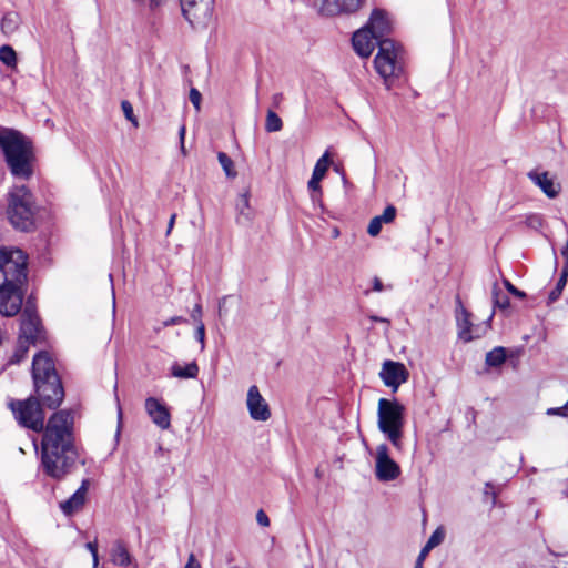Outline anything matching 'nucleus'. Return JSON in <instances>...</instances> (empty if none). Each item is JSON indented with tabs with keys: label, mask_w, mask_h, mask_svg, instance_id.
<instances>
[{
	"label": "nucleus",
	"mask_w": 568,
	"mask_h": 568,
	"mask_svg": "<svg viewBox=\"0 0 568 568\" xmlns=\"http://www.w3.org/2000/svg\"><path fill=\"white\" fill-rule=\"evenodd\" d=\"M42 404L33 396L12 399L9 407L19 425L33 432H43L41 440V468L55 480H62L75 467L79 458L73 436V414L61 409L52 414L44 426Z\"/></svg>",
	"instance_id": "f257e3e1"
},
{
	"label": "nucleus",
	"mask_w": 568,
	"mask_h": 568,
	"mask_svg": "<svg viewBox=\"0 0 568 568\" xmlns=\"http://www.w3.org/2000/svg\"><path fill=\"white\" fill-rule=\"evenodd\" d=\"M355 52L362 58H368L378 47V52L374 59V65L377 73L384 79L387 89H390L393 78L399 77L403 69L398 61L399 48L392 39H379L367 27L357 30L352 38Z\"/></svg>",
	"instance_id": "f03ea898"
},
{
	"label": "nucleus",
	"mask_w": 568,
	"mask_h": 568,
	"mask_svg": "<svg viewBox=\"0 0 568 568\" xmlns=\"http://www.w3.org/2000/svg\"><path fill=\"white\" fill-rule=\"evenodd\" d=\"M0 150L12 176L31 179L36 153L30 138L16 129L0 126Z\"/></svg>",
	"instance_id": "7ed1b4c3"
},
{
	"label": "nucleus",
	"mask_w": 568,
	"mask_h": 568,
	"mask_svg": "<svg viewBox=\"0 0 568 568\" xmlns=\"http://www.w3.org/2000/svg\"><path fill=\"white\" fill-rule=\"evenodd\" d=\"M32 379L34 396L42 406L58 408L64 398V388L50 354L41 351L32 359Z\"/></svg>",
	"instance_id": "20e7f679"
},
{
	"label": "nucleus",
	"mask_w": 568,
	"mask_h": 568,
	"mask_svg": "<svg viewBox=\"0 0 568 568\" xmlns=\"http://www.w3.org/2000/svg\"><path fill=\"white\" fill-rule=\"evenodd\" d=\"M7 201V216L11 225L19 231H32L38 212L32 192L26 185H14L8 192Z\"/></svg>",
	"instance_id": "39448f33"
},
{
	"label": "nucleus",
	"mask_w": 568,
	"mask_h": 568,
	"mask_svg": "<svg viewBox=\"0 0 568 568\" xmlns=\"http://www.w3.org/2000/svg\"><path fill=\"white\" fill-rule=\"evenodd\" d=\"M405 407L397 400H378V428L397 448L402 449Z\"/></svg>",
	"instance_id": "423d86ee"
},
{
	"label": "nucleus",
	"mask_w": 568,
	"mask_h": 568,
	"mask_svg": "<svg viewBox=\"0 0 568 568\" xmlns=\"http://www.w3.org/2000/svg\"><path fill=\"white\" fill-rule=\"evenodd\" d=\"M0 283L22 288L27 282V256L21 250L0 248Z\"/></svg>",
	"instance_id": "0eeeda50"
},
{
	"label": "nucleus",
	"mask_w": 568,
	"mask_h": 568,
	"mask_svg": "<svg viewBox=\"0 0 568 568\" xmlns=\"http://www.w3.org/2000/svg\"><path fill=\"white\" fill-rule=\"evenodd\" d=\"M0 283L22 288L27 282V256L21 250L0 248Z\"/></svg>",
	"instance_id": "6e6552de"
},
{
	"label": "nucleus",
	"mask_w": 568,
	"mask_h": 568,
	"mask_svg": "<svg viewBox=\"0 0 568 568\" xmlns=\"http://www.w3.org/2000/svg\"><path fill=\"white\" fill-rule=\"evenodd\" d=\"M19 336L33 342V345L43 339V326L31 300L26 302L22 311Z\"/></svg>",
	"instance_id": "1a4fd4ad"
},
{
	"label": "nucleus",
	"mask_w": 568,
	"mask_h": 568,
	"mask_svg": "<svg viewBox=\"0 0 568 568\" xmlns=\"http://www.w3.org/2000/svg\"><path fill=\"white\" fill-rule=\"evenodd\" d=\"M185 20L193 27L205 26L213 13L214 0H180Z\"/></svg>",
	"instance_id": "9d476101"
},
{
	"label": "nucleus",
	"mask_w": 568,
	"mask_h": 568,
	"mask_svg": "<svg viewBox=\"0 0 568 568\" xmlns=\"http://www.w3.org/2000/svg\"><path fill=\"white\" fill-rule=\"evenodd\" d=\"M400 475L399 465L390 458L386 444L376 448L375 476L382 483L395 480Z\"/></svg>",
	"instance_id": "9b49d317"
},
{
	"label": "nucleus",
	"mask_w": 568,
	"mask_h": 568,
	"mask_svg": "<svg viewBox=\"0 0 568 568\" xmlns=\"http://www.w3.org/2000/svg\"><path fill=\"white\" fill-rule=\"evenodd\" d=\"M22 288L0 283V314L7 317L17 315L22 307Z\"/></svg>",
	"instance_id": "f8f14e48"
},
{
	"label": "nucleus",
	"mask_w": 568,
	"mask_h": 568,
	"mask_svg": "<svg viewBox=\"0 0 568 568\" xmlns=\"http://www.w3.org/2000/svg\"><path fill=\"white\" fill-rule=\"evenodd\" d=\"M458 304L460 306V315L457 317L458 323V336L464 342L468 343L475 338L481 337V335L490 327V321L493 315L484 323V325H473L470 322L471 314L462 305L460 300L458 298Z\"/></svg>",
	"instance_id": "ddd939ff"
},
{
	"label": "nucleus",
	"mask_w": 568,
	"mask_h": 568,
	"mask_svg": "<svg viewBox=\"0 0 568 568\" xmlns=\"http://www.w3.org/2000/svg\"><path fill=\"white\" fill-rule=\"evenodd\" d=\"M409 373L404 364L399 362L385 361L379 372V377L387 387L397 388L407 382Z\"/></svg>",
	"instance_id": "4468645a"
},
{
	"label": "nucleus",
	"mask_w": 568,
	"mask_h": 568,
	"mask_svg": "<svg viewBox=\"0 0 568 568\" xmlns=\"http://www.w3.org/2000/svg\"><path fill=\"white\" fill-rule=\"evenodd\" d=\"M246 405L252 419L257 422H266L270 419V406L261 395L256 385H252L248 388Z\"/></svg>",
	"instance_id": "2eb2a0df"
},
{
	"label": "nucleus",
	"mask_w": 568,
	"mask_h": 568,
	"mask_svg": "<svg viewBox=\"0 0 568 568\" xmlns=\"http://www.w3.org/2000/svg\"><path fill=\"white\" fill-rule=\"evenodd\" d=\"M145 410L159 428L168 429L171 426L170 412L158 398L148 397L145 399Z\"/></svg>",
	"instance_id": "dca6fc26"
},
{
	"label": "nucleus",
	"mask_w": 568,
	"mask_h": 568,
	"mask_svg": "<svg viewBox=\"0 0 568 568\" xmlns=\"http://www.w3.org/2000/svg\"><path fill=\"white\" fill-rule=\"evenodd\" d=\"M527 176L547 197L555 199L559 195L561 185L560 183L555 182V180L549 175V172L531 170L527 173Z\"/></svg>",
	"instance_id": "f3484780"
},
{
	"label": "nucleus",
	"mask_w": 568,
	"mask_h": 568,
	"mask_svg": "<svg viewBox=\"0 0 568 568\" xmlns=\"http://www.w3.org/2000/svg\"><path fill=\"white\" fill-rule=\"evenodd\" d=\"M89 485L90 480L83 479L80 487L73 493V495L60 504V509L64 515L70 516L83 507Z\"/></svg>",
	"instance_id": "a211bd4d"
},
{
	"label": "nucleus",
	"mask_w": 568,
	"mask_h": 568,
	"mask_svg": "<svg viewBox=\"0 0 568 568\" xmlns=\"http://www.w3.org/2000/svg\"><path fill=\"white\" fill-rule=\"evenodd\" d=\"M379 39H386L385 37L392 31V23L387 18V14L382 9H374L372 11L368 23L366 24Z\"/></svg>",
	"instance_id": "6ab92c4d"
},
{
	"label": "nucleus",
	"mask_w": 568,
	"mask_h": 568,
	"mask_svg": "<svg viewBox=\"0 0 568 568\" xmlns=\"http://www.w3.org/2000/svg\"><path fill=\"white\" fill-rule=\"evenodd\" d=\"M364 0H324L323 10L331 16L353 13L357 11Z\"/></svg>",
	"instance_id": "aec40b11"
},
{
	"label": "nucleus",
	"mask_w": 568,
	"mask_h": 568,
	"mask_svg": "<svg viewBox=\"0 0 568 568\" xmlns=\"http://www.w3.org/2000/svg\"><path fill=\"white\" fill-rule=\"evenodd\" d=\"M331 164L329 154L326 151L315 163L312 176L307 183L308 190H317L321 187V181L325 176Z\"/></svg>",
	"instance_id": "412c9836"
},
{
	"label": "nucleus",
	"mask_w": 568,
	"mask_h": 568,
	"mask_svg": "<svg viewBox=\"0 0 568 568\" xmlns=\"http://www.w3.org/2000/svg\"><path fill=\"white\" fill-rule=\"evenodd\" d=\"M111 562L116 566L126 567L131 564V555L122 540H115L110 550Z\"/></svg>",
	"instance_id": "4be33fe9"
},
{
	"label": "nucleus",
	"mask_w": 568,
	"mask_h": 568,
	"mask_svg": "<svg viewBox=\"0 0 568 568\" xmlns=\"http://www.w3.org/2000/svg\"><path fill=\"white\" fill-rule=\"evenodd\" d=\"M20 24H21V17L18 12H14V11L7 12L1 19V23H0L1 32L7 38H9L19 30Z\"/></svg>",
	"instance_id": "5701e85b"
},
{
	"label": "nucleus",
	"mask_w": 568,
	"mask_h": 568,
	"mask_svg": "<svg viewBox=\"0 0 568 568\" xmlns=\"http://www.w3.org/2000/svg\"><path fill=\"white\" fill-rule=\"evenodd\" d=\"M171 375L181 379L196 378L199 375V366L196 362H191L184 366L179 363H174L171 366Z\"/></svg>",
	"instance_id": "b1692460"
},
{
	"label": "nucleus",
	"mask_w": 568,
	"mask_h": 568,
	"mask_svg": "<svg viewBox=\"0 0 568 568\" xmlns=\"http://www.w3.org/2000/svg\"><path fill=\"white\" fill-rule=\"evenodd\" d=\"M506 348L496 346L486 354L485 364L489 367H499L506 362Z\"/></svg>",
	"instance_id": "393cba45"
},
{
	"label": "nucleus",
	"mask_w": 568,
	"mask_h": 568,
	"mask_svg": "<svg viewBox=\"0 0 568 568\" xmlns=\"http://www.w3.org/2000/svg\"><path fill=\"white\" fill-rule=\"evenodd\" d=\"M30 345H33V342H30L23 337L18 338L17 347L8 361V364H19L27 356Z\"/></svg>",
	"instance_id": "a878e982"
},
{
	"label": "nucleus",
	"mask_w": 568,
	"mask_h": 568,
	"mask_svg": "<svg viewBox=\"0 0 568 568\" xmlns=\"http://www.w3.org/2000/svg\"><path fill=\"white\" fill-rule=\"evenodd\" d=\"M567 278H568V271L562 270L561 274L556 283V286L549 293L548 300L550 303L557 301L560 297L562 290L565 288V286L567 284Z\"/></svg>",
	"instance_id": "bb28decb"
},
{
	"label": "nucleus",
	"mask_w": 568,
	"mask_h": 568,
	"mask_svg": "<svg viewBox=\"0 0 568 568\" xmlns=\"http://www.w3.org/2000/svg\"><path fill=\"white\" fill-rule=\"evenodd\" d=\"M0 61L7 67L13 68L17 64V54L12 47L4 44L0 48Z\"/></svg>",
	"instance_id": "cd10ccee"
},
{
	"label": "nucleus",
	"mask_w": 568,
	"mask_h": 568,
	"mask_svg": "<svg viewBox=\"0 0 568 568\" xmlns=\"http://www.w3.org/2000/svg\"><path fill=\"white\" fill-rule=\"evenodd\" d=\"M283 128V122L281 118L272 110L267 111L266 121H265V130L267 132H278Z\"/></svg>",
	"instance_id": "c85d7f7f"
},
{
	"label": "nucleus",
	"mask_w": 568,
	"mask_h": 568,
	"mask_svg": "<svg viewBox=\"0 0 568 568\" xmlns=\"http://www.w3.org/2000/svg\"><path fill=\"white\" fill-rule=\"evenodd\" d=\"M493 300L494 306L500 310H507L510 306L508 296L500 292L497 283H495L493 287Z\"/></svg>",
	"instance_id": "c756f323"
},
{
	"label": "nucleus",
	"mask_w": 568,
	"mask_h": 568,
	"mask_svg": "<svg viewBox=\"0 0 568 568\" xmlns=\"http://www.w3.org/2000/svg\"><path fill=\"white\" fill-rule=\"evenodd\" d=\"M217 160H219V163L221 164L222 169L224 170L226 176H229V178L236 176V172L233 169V166H234L233 161L226 153L219 152Z\"/></svg>",
	"instance_id": "7c9ffc66"
},
{
	"label": "nucleus",
	"mask_w": 568,
	"mask_h": 568,
	"mask_svg": "<svg viewBox=\"0 0 568 568\" xmlns=\"http://www.w3.org/2000/svg\"><path fill=\"white\" fill-rule=\"evenodd\" d=\"M248 203H250L248 195L241 194L240 201L237 203V209L240 211V216L237 217V221H240L241 217H244L245 220L250 219L248 214L244 212L246 209H248Z\"/></svg>",
	"instance_id": "2f4dec72"
},
{
	"label": "nucleus",
	"mask_w": 568,
	"mask_h": 568,
	"mask_svg": "<svg viewBox=\"0 0 568 568\" xmlns=\"http://www.w3.org/2000/svg\"><path fill=\"white\" fill-rule=\"evenodd\" d=\"M444 539V532L440 528H437L432 535L430 537L428 538L427 542H426V546H428L429 548H435L436 546H438Z\"/></svg>",
	"instance_id": "473e14b6"
},
{
	"label": "nucleus",
	"mask_w": 568,
	"mask_h": 568,
	"mask_svg": "<svg viewBox=\"0 0 568 568\" xmlns=\"http://www.w3.org/2000/svg\"><path fill=\"white\" fill-rule=\"evenodd\" d=\"M189 97H190L191 103L193 104L195 110L199 112L201 110V101H202V95H201L200 91L195 88H192L190 90Z\"/></svg>",
	"instance_id": "72a5a7b5"
},
{
	"label": "nucleus",
	"mask_w": 568,
	"mask_h": 568,
	"mask_svg": "<svg viewBox=\"0 0 568 568\" xmlns=\"http://www.w3.org/2000/svg\"><path fill=\"white\" fill-rule=\"evenodd\" d=\"M194 336L201 345V351H204V348H205V326H204L203 322H200V324L196 326Z\"/></svg>",
	"instance_id": "f704fd0d"
},
{
	"label": "nucleus",
	"mask_w": 568,
	"mask_h": 568,
	"mask_svg": "<svg viewBox=\"0 0 568 568\" xmlns=\"http://www.w3.org/2000/svg\"><path fill=\"white\" fill-rule=\"evenodd\" d=\"M382 224L379 223L378 219L373 217L368 224L367 233L371 236H377L381 233Z\"/></svg>",
	"instance_id": "c9c22d12"
},
{
	"label": "nucleus",
	"mask_w": 568,
	"mask_h": 568,
	"mask_svg": "<svg viewBox=\"0 0 568 568\" xmlns=\"http://www.w3.org/2000/svg\"><path fill=\"white\" fill-rule=\"evenodd\" d=\"M503 283H504V285H505L506 290H507L510 294H513L514 296L519 297V298H524V297L526 296V293H525V292H523V291H520V290H518L516 286H514V285L510 283V281H508V280H506V278H505V280L503 281Z\"/></svg>",
	"instance_id": "e433bc0d"
},
{
	"label": "nucleus",
	"mask_w": 568,
	"mask_h": 568,
	"mask_svg": "<svg viewBox=\"0 0 568 568\" xmlns=\"http://www.w3.org/2000/svg\"><path fill=\"white\" fill-rule=\"evenodd\" d=\"M484 497L485 498H489L493 506L496 504L497 495L494 491V486H493L491 483H486L485 484Z\"/></svg>",
	"instance_id": "4c0bfd02"
},
{
	"label": "nucleus",
	"mask_w": 568,
	"mask_h": 568,
	"mask_svg": "<svg viewBox=\"0 0 568 568\" xmlns=\"http://www.w3.org/2000/svg\"><path fill=\"white\" fill-rule=\"evenodd\" d=\"M568 408L564 406L561 407H552V408H548L546 414L549 415V416H561V417H568V413H567Z\"/></svg>",
	"instance_id": "58836bf2"
},
{
	"label": "nucleus",
	"mask_w": 568,
	"mask_h": 568,
	"mask_svg": "<svg viewBox=\"0 0 568 568\" xmlns=\"http://www.w3.org/2000/svg\"><path fill=\"white\" fill-rule=\"evenodd\" d=\"M182 323H186V318L182 316H173L162 322V327L179 325Z\"/></svg>",
	"instance_id": "ea45409f"
},
{
	"label": "nucleus",
	"mask_w": 568,
	"mask_h": 568,
	"mask_svg": "<svg viewBox=\"0 0 568 568\" xmlns=\"http://www.w3.org/2000/svg\"><path fill=\"white\" fill-rule=\"evenodd\" d=\"M256 521L262 527H268L270 526V518H268V516L266 515V513L263 509H260L256 513Z\"/></svg>",
	"instance_id": "a19ab883"
},
{
	"label": "nucleus",
	"mask_w": 568,
	"mask_h": 568,
	"mask_svg": "<svg viewBox=\"0 0 568 568\" xmlns=\"http://www.w3.org/2000/svg\"><path fill=\"white\" fill-rule=\"evenodd\" d=\"M396 207L394 205H387L383 212V216L390 223L396 217Z\"/></svg>",
	"instance_id": "79ce46f5"
},
{
	"label": "nucleus",
	"mask_w": 568,
	"mask_h": 568,
	"mask_svg": "<svg viewBox=\"0 0 568 568\" xmlns=\"http://www.w3.org/2000/svg\"><path fill=\"white\" fill-rule=\"evenodd\" d=\"M311 192V200H312V203L314 205L318 204L320 206H322V187L317 189V190H310Z\"/></svg>",
	"instance_id": "37998d69"
},
{
	"label": "nucleus",
	"mask_w": 568,
	"mask_h": 568,
	"mask_svg": "<svg viewBox=\"0 0 568 568\" xmlns=\"http://www.w3.org/2000/svg\"><path fill=\"white\" fill-rule=\"evenodd\" d=\"M191 317L194 322L197 323V325L200 324V322H202L201 317H202V305L200 303H196L191 312Z\"/></svg>",
	"instance_id": "c03bdc74"
},
{
	"label": "nucleus",
	"mask_w": 568,
	"mask_h": 568,
	"mask_svg": "<svg viewBox=\"0 0 568 568\" xmlns=\"http://www.w3.org/2000/svg\"><path fill=\"white\" fill-rule=\"evenodd\" d=\"M121 105H122V110L125 114V118L128 120L133 121V108H132L131 103L129 101H122Z\"/></svg>",
	"instance_id": "a18cd8bd"
},
{
	"label": "nucleus",
	"mask_w": 568,
	"mask_h": 568,
	"mask_svg": "<svg viewBox=\"0 0 568 568\" xmlns=\"http://www.w3.org/2000/svg\"><path fill=\"white\" fill-rule=\"evenodd\" d=\"M184 568H202L201 562L196 559L195 555L191 552Z\"/></svg>",
	"instance_id": "49530a36"
},
{
	"label": "nucleus",
	"mask_w": 568,
	"mask_h": 568,
	"mask_svg": "<svg viewBox=\"0 0 568 568\" xmlns=\"http://www.w3.org/2000/svg\"><path fill=\"white\" fill-rule=\"evenodd\" d=\"M185 132H186V129H185V125H181L180 126V130H179V138H180V144H181V152L183 154L186 153L185 151V146H184V138H185Z\"/></svg>",
	"instance_id": "de8ad7c7"
},
{
	"label": "nucleus",
	"mask_w": 568,
	"mask_h": 568,
	"mask_svg": "<svg viewBox=\"0 0 568 568\" xmlns=\"http://www.w3.org/2000/svg\"><path fill=\"white\" fill-rule=\"evenodd\" d=\"M561 255L565 258V265H564L562 270L568 271V239H567L564 247L561 248Z\"/></svg>",
	"instance_id": "09e8293b"
},
{
	"label": "nucleus",
	"mask_w": 568,
	"mask_h": 568,
	"mask_svg": "<svg viewBox=\"0 0 568 568\" xmlns=\"http://www.w3.org/2000/svg\"><path fill=\"white\" fill-rule=\"evenodd\" d=\"M373 290L375 292H382L384 290V285L378 277L373 278Z\"/></svg>",
	"instance_id": "8fccbe9b"
},
{
	"label": "nucleus",
	"mask_w": 568,
	"mask_h": 568,
	"mask_svg": "<svg viewBox=\"0 0 568 568\" xmlns=\"http://www.w3.org/2000/svg\"><path fill=\"white\" fill-rule=\"evenodd\" d=\"M85 548L91 552V555L98 552V544L97 541H89L85 544Z\"/></svg>",
	"instance_id": "3c124183"
},
{
	"label": "nucleus",
	"mask_w": 568,
	"mask_h": 568,
	"mask_svg": "<svg viewBox=\"0 0 568 568\" xmlns=\"http://www.w3.org/2000/svg\"><path fill=\"white\" fill-rule=\"evenodd\" d=\"M432 550V548H429L428 546H424L417 557V560L418 561H422L425 559V557L427 556V554Z\"/></svg>",
	"instance_id": "603ef678"
},
{
	"label": "nucleus",
	"mask_w": 568,
	"mask_h": 568,
	"mask_svg": "<svg viewBox=\"0 0 568 568\" xmlns=\"http://www.w3.org/2000/svg\"><path fill=\"white\" fill-rule=\"evenodd\" d=\"M175 219H176V214H172L170 220H169V223H168V230H166V234L169 235L174 226V223H175Z\"/></svg>",
	"instance_id": "864d4df0"
},
{
	"label": "nucleus",
	"mask_w": 568,
	"mask_h": 568,
	"mask_svg": "<svg viewBox=\"0 0 568 568\" xmlns=\"http://www.w3.org/2000/svg\"><path fill=\"white\" fill-rule=\"evenodd\" d=\"M369 320H371L372 322L386 323L387 325H389V323H390V322H389V320H387V318H385V317H379V316H377V315H371V316H369Z\"/></svg>",
	"instance_id": "5fc2aeb1"
},
{
	"label": "nucleus",
	"mask_w": 568,
	"mask_h": 568,
	"mask_svg": "<svg viewBox=\"0 0 568 568\" xmlns=\"http://www.w3.org/2000/svg\"><path fill=\"white\" fill-rule=\"evenodd\" d=\"M151 9H155L163 4L164 0H149Z\"/></svg>",
	"instance_id": "6e6d98bb"
},
{
	"label": "nucleus",
	"mask_w": 568,
	"mask_h": 568,
	"mask_svg": "<svg viewBox=\"0 0 568 568\" xmlns=\"http://www.w3.org/2000/svg\"><path fill=\"white\" fill-rule=\"evenodd\" d=\"M92 566H93V568H98V566H99V555H98V552L92 555Z\"/></svg>",
	"instance_id": "4d7b16f0"
},
{
	"label": "nucleus",
	"mask_w": 568,
	"mask_h": 568,
	"mask_svg": "<svg viewBox=\"0 0 568 568\" xmlns=\"http://www.w3.org/2000/svg\"><path fill=\"white\" fill-rule=\"evenodd\" d=\"M283 95L282 93H276L273 95V101L275 104H277L282 100Z\"/></svg>",
	"instance_id": "13d9d810"
},
{
	"label": "nucleus",
	"mask_w": 568,
	"mask_h": 568,
	"mask_svg": "<svg viewBox=\"0 0 568 568\" xmlns=\"http://www.w3.org/2000/svg\"><path fill=\"white\" fill-rule=\"evenodd\" d=\"M375 219H378L379 220V223L383 225V223H389L384 216L383 214L381 215H376L374 216Z\"/></svg>",
	"instance_id": "bf43d9fd"
},
{
	"label": "nucleus",
	"mask_w": 568,
	"mask_h": 568,
	"mask_svg": "<svg viewBox=\"0 0 568 568\" xmlns=\"http://www.w3.org/2000/svg\"><path fill=\"white\" fill-rule=\"evenodd\" d=\"M375 219H378L379 220V223L383 225V223H389L384 216L383 214L381 215H376L374 216Z\"/></svg>",
	"instance_id": "052dcab7"
},
{
	"label": "nucleus",
	"mask_w": 568,
	"mask_h": 568,
	"mask_svg": "<svg viewBox=\"0 0 568 568\" xmlns=\"http://www.w3.org/2000/svg\"><path fill=\"white\" fill-rule=\"evenodd\" d=\"M225 301H226V297H223V298L220 301V303H219V308H220V311L222 310V305L225 303Z\"/></svg>",
	"instance_id": "680f3d73"
},
{
	"label": "nucleus",
	"mask_w": 568,
	"mask_h": 568,
	"mask_svg": "<svg viewBox=\"0 0 568 568\" xmlns=\"http://www.w3.org/2000/svg\"><path fill=\"white\" fill-rule=\"evenodd\" d=\"M414 568H423V562H422V561L416 560V564H415V567H414Z\"/></svg>",
	"instance_id": "e2e57ef3"
},
{
	"label": "nucleus",
	"mask_w": 568,
	"mask_h": 568,
	"mask_svg": "<svg viewBox=\"0 0 568 568\" xmlns=\"http://www.w3.org/2000/svg\"><path fill=\"white\" fill-rule=\"evenodd\" d=\"M333 235H334V237H337L339 235V231L337 229H335L333 232Z\"/></svg>",
	"instance_id": "0e129e2a"
},
{
	"label": "nucleus",
	"mask_w": 568,
	"mask_h": 568,
	"mask_svg": "<svg viewBox=\"0 0 568 568\" xmlns=\"http://www.w3.org/2000/svg\"><path fill=\"white\" fill-rule=\"evenodd\" d=\"M136 3H142L144 0H133Z\"/></svg>",
	"instance_id": "69168bd1"
},
{
	"label": "nucleus",
	"mask_w": 568,
	"mask_h": 568,
	"mask_svg": "<svg viewBox=\"0 0 568 568\" xmlns=\"http://www.w3.org/2000/svg\"><path fill=\"white\" fill-rule=\"evenodd\" d=\"M112 300H113V306L115 305V296L113 295L112 296Z\"/></svg>",
	"instance_id": "338daca9"
},
{
	"label": "nucleus",
	"mask_w": 568,
	"mask_h": 568,
	"mask_svg": "<svg viewBox=\"0 0 568 568\" xmlns=\"http://www.w3.org/2000/svg\"><path fill=\"white\" fill-rule=\"evenodd\" d=\"M160 329H161V326H158V327L155 328V332H160Z\"/></svg>",
	"instance_id": "774afa93"
}]
</instances>
